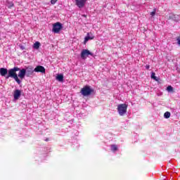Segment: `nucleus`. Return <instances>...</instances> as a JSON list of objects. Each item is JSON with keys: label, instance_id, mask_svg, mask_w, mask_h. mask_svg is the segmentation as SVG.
Masks as SVG:
<instances>
[{"label": "nucleus", "instance_id": "423d86ee", "mask_svg": "<svg viewBox=\"0 0 180 180\" xmlns=\"http://www.w3.org/2000/svg\"><path fill=\"white\" fill-rule=\"evenodd\" d=\"M86 4V0H75V5L77 6V8H84Z\"/></svg>", "mask_w": 180, "mask_h": 180}, {"label": "nucleus", "instance_id": "a211bd4d", "mask_svg": "<svg viewBox=\"0 0 180 180\" xmlns=\"http://www.w3.org/2000/svg\"><path fill=\"white\" fill-rule=\"evenodd\" d=\"M150 77H151L152 79H155V81H158V79H157V77H155V72H152Z\"/></svg>", "mask_w": 180, "mask_h": 180}, {"label": "nucleus", "instance_id": "20e7f679", "mask_svg": "<svg viewBox=\"0 0 180 180\" xmlns=\"http://www.w3.org/2000/svg\"><path fill=\"white\" fill-rule=\"evenodd\" d=\"M61 29H63V24L60 22H57L53 25L52 32H53V33H60Z\"/></svg>", "mask_w": 180, "mask_h": 180}, {"label": "nucleus", "instance_id": "ddd939ff", "mask_svg": "<svg viewBox=\"0 0 180 180\" xmlns=\"http://www.w3.org/2000/svg\"><path fill=\"white\" fill-rule=\"evenodd\" d=\"M57 81H59V82H63L64 81V75H58L56 76Z\"/></svg>", "mask_w": 180, "mask_h": 180}, {"label": "nucleus", "instance_id": "9b49d317", "mask_svg": "<svg viewBox=\"0 0 180 180\" xmlns=\"http://www.w3.org/2000/svg\"><path fill=\"white\" fill-rule=\"evenodd\" d=\"M94 39H95L94 35L89 36V33H87V36L84 38V44H86L87 41H89V40H94Z\"/></svg>", "mask_w": 180, "mask_h": 180}, {"label": "nucleus", "instance_id": "f8f14e48", "mask_svg": "<svg viewBox=\"0 0 180 180\" xmlns=\"http://www.w3.org/2000/svg\"><path fill=\"white\" fill-rule=\"evenodd\" d=\"M8 72V69L4 68H0V75H1V77H5V75H6Z\"/></svg>", "mask_w": 180, "mask_h": 180}, {"label": "nucleus", "instance_id": "0eeeda50", "mask_svg": "<svg viewBox=\"0 0 180 180\" xmlns=\"http://www.w3.org/2000/svg\"><path fill=\"white\" fill-rule=\"evenodd\" d=\"M34 72H41L46 74V68L41 65H38L34 68Z\"/></svg>", "mask_w": 180, "mask_h": 180}, {"label": "nucleus", "instance_id": "f257e3e1", "mask_svg": "<svg viewBox=\"0 0 180 180\" xmlns=\"http://www.w3.org/2000/svg\"><path fill=\"white\" fill-rule=\"evenodd\" d=\"M20 68H18V67H15L12 69H10L8 70V75L6 77V78H13L15 79V81L17 82V84H18V85H20V84L22 83V81H20V79H19V77H18V74L16 73L17 71H20Z\"/></svg>", "mask_w": 180, "mask_h": 180}, {"label": "nucleus", "instance_id": "f03ea898", "mask_svg": "<svg viewBox=\"0 0 180 180\" xmlns=\"http://www.w3.org/2000/svg\"><path fill=\"white\" fill-rule=\"evenodd\" d=\"M94 92L95 90L88 85L84 86L80 91V94H82L83 96H89L90 95H92V94H94Z\"/></svg>", "mask_w": 180, "mask_h": 180}, {"label": "nucleus", "instance_id": "aec40b11", "mask_svg": "<svg viewBox=\"0 0 180 180\" xmlns=\"http://www.w3.org/2000/svg\"><path fill=\"white\" fill-rule=\"evenodd\" d=\"M57 1L58 0H51V5H56V4L57 3Z\"/></svg>", "mask_w": 180, "mask_h": 180}, {"label": "nucleus", "instance_id": "f3484780", "mask_svg": "<svg viewBox=\"0 0 180 180\" xmlns=\"http://www.w3.org/2000/svg\"><path fill=\"white\" fill-rule=\"evenodd\" d=\"M111 150L112 151H117V145H111Z\"/></svg>", "mask_w": 180, "mask_h": 180}, {"label": "nucleus", "instance_id": "39448f33", "mask_svg": "<svg viewBox=\"0 0 180 180\" xmlns=\"http://www.w3.org/2000/svg\"><path fill=\"white\" fill-rule=\"evenodd\" d=\"M88 56H94V53H92L88 49H83L81 53V58H82V60H86Z\"/></svg>", "mask_w": 180, "mask_h": 180}, {"label": "nucleus", "instance_id": "2eb2a0df", "mask_svg": "<svg viewBox=\"0 0 180 180\" xmlns=\"http://www.w3.org/2000/svg\"><path fill=\"white\" fill-rule=\"evenodd\" d=\"M164 117L165 119H169V117H171V112H165Z\"/></svg>", "mask_w": 180, "mask_h": 180}, {"label": "nucleus", "instance_id": "4be33fe9", "mask_svg": "<svg viewBox=\"0 0 180 180\" xmlns=\"http://www.w3.org/2000/svg\"><path fill=\"white\" fill-rule=\"evenodd\" d=\"M146 70H149L150 69V65H146Z\"/></svg>", "mask_w": 180, "mask_h": 180}, {"label": "nucleus", "instance_id": "1a4fd4ad", "mask_svg": "<svg viewBox=\"0 0 180 180\" xmlns=\"http://www.w3.org/2000/svg\"><path fill=\"white\" fill-rule=\"evenodd\" d=\"M20 95H22V91L19 89H15L13 93V98L15 101H18L19 98H20Z\"/></svg>", "mask_w": 180, "mask_h": 180}, {"label": "nucleus", "instance_id": "7ed1b4c3", "mask_svg": "<svg viewBox=\"0 0 180 180\" xmlns=\"http://www.w3.org/2000/svg\"><path fill=\"white\" fill-rule=\"evenodd\" d=\"M129 105L127 104H120L117 105V112L120 116H124L127 113V108Z\"/></svg>", "mask_w": 180, "mask_h": 180}, {"label": "nucleus", "instance_id": "4468645a", "mask_svg": "<svg viewBox=\"0 0 180 180\" xmlns=\"http://www.w3.org/2000/svg\"><path fill=\"white\" fill-rule=\"evenodd\" d=\"M40 48V42L37 41L34 44V49H35L36 50H38V49Z\"/></svg>", "mask_w": 180, "mask_h": 180}, {"label": "nucleus", "instance_id": "dca6fc26", "mask_svg": "<svg viewBox=\"0 0 180 180\" xmlns=\"http://www.w3.org/2000/svg\"><path fill=\"white\" fill-rule=\"evenodd\" d=\"M167 92H174V87H172V86H168L167 87Z\"/></svg>", "mask_w": 180, "mask_h": 180}, {"label": "nucleus", "instance_id": "5701e85b", "mask_svg": "<svg viewBox=\"0 0 180 180\" xmlns=\"http://www.w3.org/2000/svg\"><path fill=\"white\" fill-rule=\"evenodd\" d=\"M12 7H13V4H11L8 8H12Z\"/></svg>", "mask_w": 180, "mask_h": 180}, {"label": "nucleus", "instance_id": "393cba45", "mask_svg": "<svg viewBox=\"0 0 180 180\" xmlns=\"http://www.w3.org/2000/svg\"><path fill=\"white\" fill-rule=\"evenodd\" d=\"M84 18H86V15H84Z\"/></svg>", "mask_w": 180, "mask_h": 180}, {"label": "nucleus", "instance_id": "6e6552de", "mask_svg": "<svg viewBox=\"0 0 180 180\" xmlns=\"http://www.w3.org/2000/svg\"><path fill=\"white\" fill-rule=\"evenodd\" d=\"M34 72V69H33L32 66L27 67L25 69V74L27 77H30V75H32Z\"/></svg>", "mask_w": 180, "mask_h": 180}, {"label": "nucleus", "instance_id": "6ab92c4d", "mask_svg": "<svg viewBox=\"0 0 180 180\" xmlns=\"http://www.w3.org/2000/svg\"><path fill=\"white\" fill-rule=\"evenodd\" d=\"M157 12V10L154 9L151 13L150 15L155 16V13Z\"/></svg>", "mask_w": 180, "mask_h": 180}, {"label": "nucleus", "instance_id": "412c9836", "mask_svg": "<svg viewBox=\"0 0 180 180\" xmlns=\"http://www.w3.org/2000/svg\"><path fill=\"white\" fill-rule=\"evenodd\" d=\"M169 18V19H174V20L176 19V18H175V15L174 14L170 15Z\"/></svg>", "mask_w": 180, "mask_h": 180}, {"label": "nucleus", "instance_id": "b1692460", "mask_svg": "<svg viewBox=\"0 0 180 180\" xmlns=\"http://www.w3.org/2000/svg\"><path fill=\"white\" fill-rule=\"evenodd\" d=\"M50 141V139L49 138L45 139V141Z\"/></svg>", "mask_w": 180, "mask_h": 180}, {"label": "nucleus", "instance_id": "9d476101", "mask_svg": "<svg viewBox=\"0 0 180 180\" xmlns=\"http://www.w3.org/2000/svg\"><path fill=\"white\" fill-rule=\"evenodd\" d=\"M25 75H26V69L20 70L18 73L19 78H20V79H23V78H25Z\"/></svg>", "mask_w": 180, "mask_h": 180}]
</instances>
